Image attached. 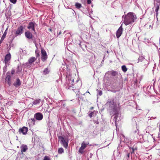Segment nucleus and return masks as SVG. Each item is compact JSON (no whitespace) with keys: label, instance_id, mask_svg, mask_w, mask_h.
I'll list each match as a JSON object with an SVG mask.
<instances>
[{"label":"nucleus","instance_id":"1","mask_svg":"<svg viewBox=\"0 0 160 160\" xmlns=\"http://www.w3.org/2000/svg\"><path fill=\"white\" fill-rule=\"evenodd\" d=\"M122 18H123V23L126 25H127L135 22L137 19V17L133 12H130L125 16H123Z\"/></svg>","mask_w":160,"mask_h":160},{"label":"nucleus","instance_id":"2","mask_svg":"<svg viewBox=\"0 0 160 160\" xmlns=\"http://www.w3.org/2000/svg\"><path fill=\"white\" fill-rule=\"evenodd\" d=\"M15 72V71L13 69H12L11 70L10 72H7L5 80L7 82V83L9 86H10L11 85V78L12 75L14 74Z\"/></svg>","mask_w":160,"mask_h":160},{"label":"nucleus","instance_id":"3","mask_svg":"<svg viewBox=\"0 0 160 160\" xmlns=\"http://www.w3.org/2000/svg\"><path fill=\"white\" fill-rule=\"evenodd\" d=\"M58 139L61 141V143L62 144L64 147L67 148L68 146V140L67 138H64L63 137L59 136L58 137Z\"/></svg>","mask_w":160,"mask_h":160},{"label":"nucleus","instance_id":"4","mask_svg":"<svg viewBox=\"0 0 160 160\" xmlns=\"http://www.w3.org/2000/svg\"><path fill=\"white\" fill-rule=\"evenodd\" d=\"M43 116L42 114L40 112H38L36 113L34 115V118H31V120L33 121L34 122L35 121V119L38 120L40 121L43 118Z\"/></svg>","mask_w":160,"mask_h":160},{"label":"nucleus","instance_id":"5","mask_svg":"<svg viewBox=\"0 0 160 160\" xmlns=\"http://www.w3.org/2000/svg\"><path fill=\"white\" fill-rule=\"evenodd\" d=\"M139 62H142L141 64L142 66H146L148 63L147 60L143 56H140L139 57L137 62L138 63Z\"/></svg>","mask_w":160,"mask_h":160},{"label":"nucleus","instance_id":"6","mask_svg":"<svg viewBox=\"0 0 160 160\" xmlns=\"http://www.w3.org/2000/svg\"><path fill=\"white\" fill-rule=\"evenodd\" d=\"M24 27L22 26H21L18 27L15 32V36L17 37L20 35L23 32Z\"/></svg>","mask_w":160,"mask_h":160},{"label":"nucleus","instance_id":"7","mask_svg":"<svg viewBox=\"0 0 160 160\" xmlns=\"http://www.w3.org/2000/svg\"><path fill=\"white\" fill-rule=\"evenodd\" d=\"M89 142H85L84 141L82 143L81 146L79 148V149L78 151L80 153L82 154L83 153V150H84L86 148L87 145H88L89 144Z\"/></svg>","mask_w":160,"mask_h":160},{"label":"nucleus","instance_id":"8","mask_svg":"<svg viewBox=\"0 0 160 160\" xmlns=\"http://www.w3.org/2000/svg\"><path fill=\"white\" fill-rule=\"evenodd\" d=\"M41 59L44 62L47 60L48 57L46 52L43 49H41Z\"/></svg>","mask_w":160,"mask_h":160},{"label":"nucleus","instance_id":"9","mask_svg":"<svg viewBox=\"0 0 160 160\" xmlns=\"http://www.w3.org/2000/svg\"><path fill=\"white\" fill-rule=\"evenodd\" d=\"M28 131V128L27 127H24L19 129V132L20 133H22L23 134L25 135L27 133Z\"/></svg>","mask_w":160,"mask_h":160},{"label":"nucleus","instance_id":"10","mask_svg":"<svg viewBox=\"0 0 160 160\" xmlns=\"http://www.w3.org/2000/svg\"><path fill=\"white\" fill-rule=\"evenodd\" d=\"M122 25L118 28L116 32V36L118 38L120 37L122 33Z\"/></svg>","mask_w":160,"mask_h":160},{"label":"nucleus","instance_id":"11","mask_svg":"<svg viewBox=\"0 0 160 160\" xmlns=\"http://www.w3.org/2000/svg\"><path fill=\"white\" fill-rule=\"evenodd\" d=\"M106 105L108 106L110 108H113L114 107V103L113 100H110L106 103Z\"/></svg>","mask_w":160,"mask_h":160},{"label":"nucleus","instance_id":"12","mask_svg":"<svg viewBox=\"0 0 160 160\" xmlns=\"http://www.w3.org/2000/svg\"><path fill=\"white\" fill-rule=\"evenodd\" d=\"M21 84V82L18 78H17L16 81L13 83V86L16 87H18Z\"/></svg>","mask_w":160,"mask_h":160},{"label":"nucleus","instance_id":"13","mask_svg":"<svg viewBox=\"0 0 160 160\" xmlns=\"http://www.w3.org/2000/svg\"><path fill=\"white\" fill-rule=\"evenodd\" d=\"M21 151L22 153L23 152H25L28 149L27 146L26 145L22 144L20 147Z\"/></svg>","mask_w":160,"mask_h":160},{"label":"nucleus","instance_id":"14","mask_svg":"<svg viewBox=\"0 0 160 160\" xmlns=\"http://www.w3.org/2000/svg\"><path fill=\"white\" fill-rule=\"evenodd\" d=\"M36 24L33 22H30L29 23L28 27V28L29 29H32V30L35 31V25Z\"/></svg>","mask_w":160,"mask_h":160},{"label":"nucleus","instance_id":"15","mask_svg":"<svg viewBox=\"0 0 160 160\" xmlns=\"http://www.w3.org/2000/svg\"><path fill=\"white\" fill-rule=\"evenodd\" d=\"M25 35L26 38L28 39H32V35L29 31H27L25 33Z\"/></svg>","mask_w":160,"mask_h":160},{"label":"nucleus","instance_id":"16","mask_svg":"<svg viewBox=\"0 0 160 160\" xmlns=\"http://www.w3.org/2000/svg\"><path fill=\"white\" fill-rule=\"evenodd\" d=\"M11 58V54L10 53H9L7 54L5 57L4 60V62L5 63H6L8 62L10 60Z\"/></svg>","mask_w":160,"mask_h":160},{"label":"nucleus","instance_id":"17","mask_svg":"<svg viewBox=\"0 0 160 160\" xmlns=\"http://www.w3.org/2000/svg\"><path fill=\"white\" fill-rule=\"evenodd\" d=\"M109 73L112 76L115 77L117 76L118 74V73L117 72L114 71H109Z\"/></svg>","mask_w":160,"mask_h":160},{"label":"nucleus","instance_id":"18","mask_svg":"<svg viewBox=\"0 0 160 160\" xmlns=\"http://www.w3.org/2000/svg\"><path fill=\"white\" fill-rule=\"evenodd\" d=\"M37 58L35 57H31L29 60L28 62L30 64H31L34 62Z\"/></svg>","mask_w":160,"mask_h":160},{"label":"nucleus","instance_id":"19","mask_svg":"<svg viewBox=\"0 0 160 160\" xmlns=\"http://www.w3.org/2000/svg\"><path fill=\"white\" fill-rule=\"evenodd\" d=\"M6 34H7V32H4V33L3 34L1 38V39L0 40V43H1L3 41V40L5 38V37L6 36Z\"/></svg>","mask_w":160,"mask_h":160},{"label":"nucleus","instance_id":"20","mask_svg":"<svg viewBox=\"0 0 160 160\" xmlns=\"http://www.w3.org/2000/svg\"><path fill=\"white\" fill-rule=\"evenodd\" d=\"M41 101V100L40 99H37L36 100H34V101L32 103L33 104L36 105L37 104L39 103Z\"/></svg>","mask_w":160,"mask_h":160},{"label":"nucleus","instance_id":"21","mask_svg":"<svg viewBox=\"0 0 160 160\" xmlns=\"http://www.w3.org/2000/svg\"><path fill=\"white\" fill-rule=\"evenodd\" d=\"M160 5L154 4V6L156 8V9H155V11L156 12V13L158 14V10L159 7Z\"/></svg>","mask_w":160,"mask_h":160},{"label":"nucleus","instance_id":"22","mask_svg":"<svg viewBox=\"0 0 160 160\" xmlns=\"http://www.w3.org/2000/svg\"><path fill=\"white\" fill-rule=\"evenodd\" d=\"M122 71L124 72H126L127 70V69L125 65H123L122 66Z\"/></svg>","mask_w":160,"mask_h":160},{"label":"nucleus","instance_id":"23","mask_svg":"<svg viewBox=\"0 0 160 160\" xmlns=\"http://www.w3.org/2000/svg\"><path fill=\"white\" fill-rule=\"evenodd\" d=\"M64 150L62 148H60L58 149V152L59 154H62Z\"/></svg>","mask_w":160,"mask_h":160},{"label":"nucleus","instance_id":"24","mask_svg":"<svg viewBox=\"0 0 160 160\" xmlns=\"http://www.w3.org/2000/svg\"><path fill=\"white\" fill-rule=\"evenodd\" d=\"M75 6L77 8H79L82 7V5L81 4L79 3H76L75 4Z\"/></svg>","mask_w":160,"mask_h":160},{"label":"nucleus","instance_id":"25","mask_svg":"<svg viewBox=\"0 0 160 160\" xmlns=\"http://www.w3.org/2000/svg\"><path fill=\"white\" fill-rule=\"evenodd\" d=\"M49 72V71H48V69L47 68H46L44 69L43 71V72L44 74H48Z\"/></svg>","mask_w":160,"mask_h":160},{"label":"nucleus","instance_id":"26","mask_svg":"<svg viewBox=\"0 0 160 160\" xmlns=\"http://www.w3.org/2000/svg\"><path fill=\"white\" fill-rule=\"evenodd\" d=\"M43 160H51V159L49 157L45 156Z\"/></svg>","mask_w":160,"mask_h":160},{"label":"nucleus","instance_id":"27","mask_svg":"<svg viewBox=\"0 0 160 160\" xmlns=\"http://www.w3.org/2000/svg\"><path fill=\"white\" fill-rule=\"evenodd\" d=\"M118 117V116L117 114H116L115 115V116L114 117V121H115V122H116L117 121Z\"/></svg>","mask_w":160,"mask_h":160},{"label":"nucleus","instance_id":"28","mask_svg":"<svg viewBox=\"0 0 160 160\" xmlns=\"http://www.w3.org/2000/svg\"><path fill=\"white\" fill-rule=\"evenodd\" d=\"M97 91L98 92V94L100 96H101L102 95V92L101 90H98V89H97Z\"/></svg>","mask_w":160,"mask_h":160},{"label":"nucleus","instance_id":"29","mask_svg":"<svg viewBox=\"0 0 160 160\" xmlns=\"http://www.w3.org/2000/svg\"><path fill=\"white\" fill-rule=\"evenodd\" d=\"M17 0H10V1L14 4H15Z\"/></svg>","mask_w":160,"mask_h":160},{"label":"nucleus","instance_id":"30","mask_svg":"<svg viewBox=\"0 0 160 160\" xmlns=\"http://www.w3.org/2000/svg\"><path fill=\"white\" fill-rule=\"evenodd\" d=\"M156 1L157 3L155 2V4L160 5V0H155Z\"/></svg>","mask_w":160,"mask_h":160},{"label":"nucleus","instance_id":"31","mask_svg":"<svg viewBox=\"0 0 160 160\" xmlns=\"http://www.w3.org/2000/svg\"><path fill=\"white\" fill-rule=\"evenodd\" d=\"M94 111L91 112L90 113L89 115V116L91 118L92 116V115L94 113Z\"/></svg>","mask_w":160,"mask_h":160},{"label":"nucleus","instance_id":"32","mask_svg":"<svg viewBox=\"0 0 160 160\" xmlns=\"http://www.w3.org/2000/svg\"><path fill=\"white\" fill-rule=\"evenodd\" d=\"M36 57L38 58L40 56V55L38 52L37 51V50L36 51Z\"/></svg>","mask_w":160,"mask_h":160},{"label":"nucleus","instance_id":"33","mask_svg":"<svg viewBox=\"0 0 160 160\" xmlns=\"http://www.w3.org/2000/svg\"><path fill=\"white\" fill-rule=\"evenodd\" d=\"M87 0V3L88 4H90L91 3V0Z\"/></svg>","mask_w":160,"mask_h":160},{"label":"nucleus","instance_id":"34","mask_svg":"<svg viewBox=\"0 0 160 160\" xmlns=\"http://www.w3.org/2000/svg\"><path fill=\"white\" fill-rule=\"evenodd\" d=\"M19 65H18L17 66V68H18V70H17L16 71L17 72H19Z\"/></svg>","mask_w":160,"mask_h":160},{"label":"nucleus","instance_id":"35","mask_svg":"<svg viewBox=\"0 0 160 160\" xmlns=\"http://www.w3.org/2000/svg\"><path fill=\"white\" fill-rule=\"evenodd\" d=\"M70 82H71V83H73L74 82V79H72V80H70Z\"/></svg>","mask_w":160,"mask_h":160},{"label":"nucleus","instance_id":"36","mask_svg":"<svg viewBox=\"0 0 160 160\" xmlns=\"http://www.w3.org/2000/svg\"><path fill=\"white\" fill-rule=\"evenodd\" d=\"M61 32H58V35H60L61 34Z\"/></svg>","mask_w":160,"mask_h":160},{"label":"nucleus","instance_id":"37","mask_svg":"<svg viewBox=\"0 0 160 160\" xmlns=\"http://www.w3.org/2000/svg\"><path fill=\"white\" fill-rule=\"evenodd\" d=\"M49 30L51 32V31H52V29H51V28H49Z\"/></svg>","mask_w":160,"mask_h":160},{"label":"nucleus","instance_id":"38","mask_svg":"<svg viewBox=\"0 0 160 160\" xmlns=\"http://www.w3.org/2000/svg\"><path fill=\"white\" fill-rule=\"evenodd\" d=\"M93 108L92 107L90 109H93Z\"/></svg>","mask_w":160,"mask_h":160},{"label":"nucleus","instance_id":"39","mask_svg":"<svg viewBox=\"0 0 160 160\" xmlns=\"http://www.w3.org/2000/svg\"><path fill=\"white\" fill-rule=\"evenodd\" d=\"M127 156H128V157H129V154L128 153V155H127Z\"/></svg>","mask_w":160,"mask_h":160},{"label":"nucleus","instance_id":"40","mask_svg":"<svg viewBox=\"0 0 160 160\" xmlns=\"http://www.w3.org/2000/svg\"><path fill=\"white\" fill-rule=\"evenodd\" d=\"M155 0H154V2L155 3Z\"/></svg>","mask_w":160,"mask_h":160},{"label":"nucleus","instance_id":"41","mask_svg":"<svg viewBox=\"0 0 160 160\" xmlns=\"http://www.w3.org/2000/svg\"><path fill=\"white\" fill-rule=\"evenodd\" d=\"M88 92V93H89L90 94V92H88H88Z\"/></svg>","mask_w":160,"mask_h":160},{"label":"nucleus","instance_id":"42","mask_svg":"<svg viewBox=\"0 0 160 160\" xmlns=\"http://www.w3.org/2000/svg\"><path fill=\"white\" fill-rule=\"evenodd\" d=\"M35 44V46H36V47H37V44L36 43Z\"/></svg>","mask_w":160,"mask_h":160},{"label":"nucleus","instance_id":"43","mask_svg":"<svg viewBox=\"0 0 160 160\" xmlns=\"http://www.w3.org/2000/svg\"><path fill=\"white\" fill-rule=\"evenodd\" d=\"M134 152V150L133 149H132V152Z\"/></svg>","mask_w":160,"mask_h":160}]
</instances>
